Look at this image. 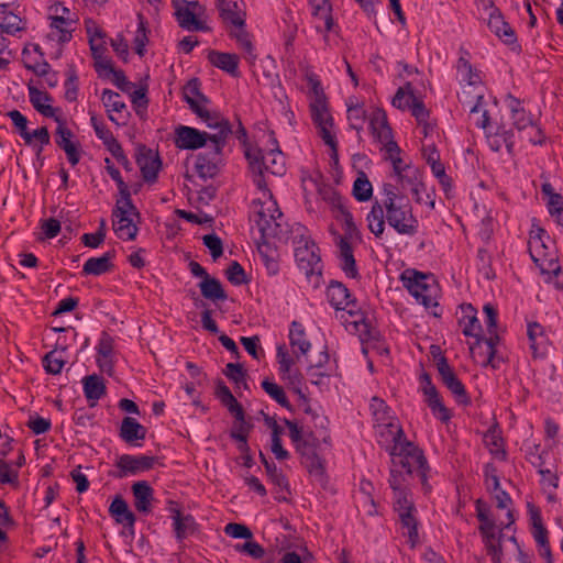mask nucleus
Segmentation results:
<instances>
[{"label": "nucleus", "mask_w": 563, "mask_h": 563, "mask_svg": "<svg viewBox=\"0 0 563 563\" xmlns=\"http://www.w3.org/2000/svg\"><path fill=\"white\" fill-rule=\"evenodd\" d=\"M366 221L368 230L376 238L383 235L385 222L400 235L413 236L419 230L410 201L391 184H384L382 199L373 203Z\"/></svg>", "instance_id": "obj_1"}, {"label": "nucleus", "mask_w": 563, "mask_h": 563, "mask_svg": "<svg viewBox=\"0 0 563 563\" xmlns=\"http://www.w3.org/2000/svg\"><path fill=\"white\" fill-rule=\"evenodd\" d=\"M493 494L496 506L506 510V520L496 521L492 516L490 507L482 499L475 501L476 517L479 521L478 531L482 537L487 555L493 563H501L503 560V531L515 523L512 511V499L510 495L501 489L500 485L496 489H487Z\"/></svg>", "instance_id": "obj_2"}, {"label": "nucleus", "mask_w": 563, "mask_h": 563, "mask_svg": "<svg viewBox=\"0 0 563 563\" xmlns=\"http://www.w3.org/2000/svg\"><path fill=\"white\" fill-rule=\"evenodd\" d=\"M528 250L532 261L538 265L544 282L556 289H563V275L556 251L547 231L533 225L528 241Z\"/></svg>", "instance_id": "obj_3"}, {"label": "nucleus", "mask_w": 563, "mask_h": 563, "mask_svg": "<svg viewBox=\"0 0 563 563\" xmlns=\"http://www.w3.org/2000/svg\"><path fill=\"white\" fill-rule=\"evenodd\" d=\"M250 220L264 241L271 238H279L284 233V214L271 190L263 191L262 196H257L252 201Z\"/></svg>", "instance_id": "obj_4"}, {"label": "nucleus", "mask_w": 563, "mask_h": 563, "mask_svg": "<svg viewBox=\"0 0 563 563\" xmlns=\"http://www.w3.org/2000/svg\"><path fill=\"white\" fill-rule=\"evenodd\" d=\"M467 56L468 53L464 51L459 57L455 66L456 77L460 85L463 87L464 95H467L465 91L466 87L473 88L474 96H472L470 100L467 99L468 96H465L463 102L470 106V112L472 114L481 113V118L477 119L475 124L478 128L486 129L489 123V117L488 112L484 109V86L482 75L478 69L473 67Z\"/></svg>", "instance_id": "obj_5"}, {"label": "nucleus", "mask_w": 563, "mask_h": 563, "mask_svg": "<svg viewBox=\"0 0 563 563\" xmlns=\"http://www.w3.org/2000/svg\"><path fill=\"white\" fill-rule=\"evenodd\" d=\"M298 231H301V233H297L294 239L297 266L305 274L308 283L313 288H318L322 283L323 268L319 247L311 236L306 233L305 228H300Z\"/></svg>", "instance_id": "obj_6"}, {"label": "nucleus", "mask_w": 563, "mask_h": 563, "mask_svg": "<svg viewBox=\"0 0 563 563\" xmlns=\"http://www.w3.org/2000/svg\"><path fill=\"white\" fill-rule=\"evenodd\" d=\"M388 454L394 466L404 468L407 474L417 473L423 490L426 493L431 490V486L428 483L430 467L423 451L418 445L406 439L394 446V450Z\"/></svg>", "instance_id": "obj_7"}, {"label": "nucleus", "mask_w": 563, "mask_h": 563, "mask_svg": "<svg viewBox=\"0 0 563 563\" xmlns=\"http://www.w3.org/2000/svg\"><path fill=\"white\" fill-rule=\"evenodd\" d=\"M312 97L309 103L311 119L319 130V135L334 153L338 142L334 131L333 117L330 113L328 101L320 82L316 78H310Z\"/></svg>", "instance_id": "obj_8"}, {"label": "nucleus", "mask_w": 563, "mask_h": 563, "mask_svg": "<svg viewBox=\"0 0 563 563\" xmlns=\"http://www.w3.org/2000/svg\"><path fill=\"white\" fill-rule=\"evenodd\" d=\"M400 280L417 302L426 309L432 310L438 307L439 287L431 275L408 268L401 273Z\"/></svg>", "instance_id": "obj_9"}, {"label": "nucleus", "mask_w": 563, "mask_h": 563, "mask_svg": "<svg viewBox=\"0 0 563 563\" xmlns=\"http://www.w3.org/2000/svg\"><path fill=\"white\" fill-rule=\"evenodd\" d=\"M246 157L253 168L260 174L268 173L275 176H283L286 172L285 156L282 153L274 134L267 136V148H249Z\"/></svg>", "instance_id": "obj_10"}, {"label": "nucleus", "mask_w": 563, "mask_h": 563, "mask_svg": "<svg viewBox=\"0 0 563 563\" xmlns=\"http://www.w3.org/2000/svg\"><path fill=\"white\" fill-rule=\"evenodd\" d=\"M360 239L358 231L349 214L345 219L344 234H334V243L338 247L336 257L339 267L343 274L351 279H358L360 272L354 257L353 244Z\"/></svg>", "instance_id": "obj_11"}, {"label": "nucleus", "mask_w": 563, "mask_h": 563, "mask_svg": "<svg viewBox=\"0 0 563 563\" xmlns=\"http://www.w3.org/2000/svg\"><path fill=\"white\" fill-rule=\"evenodd\" d=\"M477 9L492 33L511 49H520L515 30L505 20L503 12L495 5L493 0H481Z\"/></svg>", "instance_id": "obj_12"}, {"label": "nucleus", "mask_w": 563, "mask_h": 563, "mask_svg": "<svg viewBox=\"0 0 563 563\" xmlns=\"http://www.w3.org/2000/svg\"><path fill=\"white\" fill-rule=\"evenodd\" d=\"M49 31L47 40L57 44H65L73 38V32L78 23V16L60 2L48 7Z\"/></svg>", "instance_id": "obj_13"}, {"label": "nucleus", "mask_w": 563, "mask_h": 563, "mask_svg": "<svg viewBox=\"0 0 563 563\" xmlns=\"http://www.w3.org/2000/svg\"><path fill=\"white\" fill-rule=\"evenodd\" d=\"M137 217L135 207L131 198L117 200L113 209V231L122 241H133L137 234V227L134 218Z\"/></svg>", "instance_id": "obj_14"}, {"label": "nucleus", "mask_w": 563, "mask_h": 563, "mask_svg": "<svg viewBox=\"0 0 563 563\" xmlns=\"http://www.w3.org/2000/svg\"><path fill=\"white\" fill-rule=\"evenodd\" d=\"M208 128L217 130L216 133L209 134L210 142L214 144V155L222 153L228 135L231 133L229 121L218 111L210 110L207 106H202L201 110L194 112Z\"/></svg>", "instance_id": "obj_15"}, {"label": "nucleus", "mask_w": 563, "mask_h": 563, "mask_svg": "<svg viewBox=\"0 0 563 563\" xmlns=\"http://www.w3.org/2000/svg\"><path fill=\"white\" fill-rule=\"evenodd\" d=\"M325 296L330 306L336 311H345L351 317L360 314L356 298L343 283L331 280L327 286Z\"/></svg>", "instance_id": "obj_16"}, {"label": "nucleus", "mask_w": 563, "mask_h": 563, "mask_svg": "<svg viewBox=\"0 0 563 563\" xmlns=\"http://www.w3.org/2000/svg\"><path fill=\"white\" fill-rule=\"evenodd\" d=\"M420 391L432 416L441 422L448 423L452 418V412L444 405L442 397L427 373L420 376Z\"/></svg>", "instance_id": "obj_17"}, {"label": "nucleus", "mask_w": 563, "mask_h": 563, "mask_svg": "<svg viewBox=\"0 0 563 563\" xmlns=\"http://www.w3.org/2000/svg\"><path fill=\"white\" fill-rule=\"evenodd\" d=\"M368 129L374 140L380 145V151L397 143L394 140L393 130L384 109L378 107L369 108Z\"/></svg>", "instance_id": "obj_18"}, {"label": "nucleus", "mask_w": 563, "mask_h": 563, "mask_svg": "<svg viewBox=\"0 0 563 563\" xmlns=\"http://www.w3.org/2000/svg\"><path fill=\"white\" fill-rule=\"evenodd\" d=\"M498 342V335H493L492 338L483 336L475 340V342L470 345V352L473 360L483 367L490 366L493 368H498L500 364V358L497 356L496 350Z\"/></svg>", "instance_id": "obj_19"}, {"label": "nucleus", "mask_w": 563, "mask_h": 563, "mask_svg": "<svg viewBox=\"0 0 563 563\" xmlns=\"http://www.w3.org/2000/svg\"><path fill=\"white\" fill-rule=\"evenodd\" d=\"M210 141L209 133L188 125H178L174 132V143L178 150L195 151L202 148Z\"/></svg>", "instance_id": "obj_20"}, {"label": "nucleus", "mask_w": 563, "mask_h": 563, "mask_svg": "<svg viewBox=\"0 0 563 563\" xmlns=\"http://www.w3.org/2000/svg\"><path fill=\"white\" fill-rule=\"evenodd\" d=\"M156 457L148 455H131L122 454L115 462V467L119 470L118 477H126L137 475L140 473L150 471L154 467Z\"/></svg>", "instance_id": "obj_21"}, {"label": "nucleus", "mask_w": 563, "mask_h": 563, "mask_svg": "<svg viewBox=\"0 0 563 563\" xmlns=\"http://www.w3.org/2000/svg\"><path fill=\"white\" fill-rule=\"evenodd\" d=\"M101 101L106 108L109 120L118 126L128 123L130 113L125 102L120 93L111 90L103 89L101 93Z\"/></svg>", "instance_id": "obj_22"}, {"label": "nucleus", "mask_w": 563, "mask_h": 563, "mask_svg": "<svg viewBox=\"0 0 563 563\" xmlns=\"http://www.w3.org/2000/svg\"><path fill=\"white\" fill-rule=\"evenodd\" d=\"M57 123L56 128V144L65 152L66 157L71 166H76L80 161V152L78 145L73 142V132L67 126V121L64 115L55 118Z\"/></svg>", "instance_id": "obj_23"}, {"label": "nucleus", "mask_w": 563, "mask_h": 563, "mask_svg": "<svg viewBox=\"0 0 563 563\" xmlns=\"http://www.w3.org/2000/svg\"><path fill=\"white\" fill-rule=\"evenodd\" d=\"M374 429L377 443L388 453L394 450V446L407 439L398 419L388 423L377 424Z\"/></svg>", "instance_id": "obj_24"}, {"label": "nucleus", "mask_w": 563, "mask_h": 563, "mask_svg": "<svg viewBox=\"0 0 563 563\" xmlns=\"http://www.w3.org/2000/svg\"><path fill=\"white\" fill-rule=\"evenodd\" d=\"M317 32L323 33L324 38L334 26L330 0H308Z\"/></svg>", "instance_id": "obj_25"}, {"label": "nucleus", "mask_w": 563, "mask_h": 563, "mask_svg": "<svg viewBox=\"0 0 563 563\" xmlns=\"http://www.w3.org/2000/svg\"><path fill=\"white\" fill-rule=\"evenodd\" d=\"M457 322L465 336L478 340L483 338V328L477 318V310L471 303H462L457 311Z\"/></svg>", "instance_id": "obj_26"}, {"label": "nucleus", "mask_w": 563, "mask_h": 563, "mask_svg": "<svg viewBox=\"0 0 563 563\" xmlns=\"http://www.w3.org/2000/svg\"><path fill=\"white\" fill-rule=\"evenodd\" d=\"M200 8L198 2L181 0L176 8V16L179 25L188 31H207L208 26L206 23L197 16Z\"/></svg>", "instance_id": "obj_27"}, {"label": "nucleus", "mask_w": 563, "mask_h": 563, "mask_svg": "<svg viewBox=\"0 0 563 563\" xmlns=\"http://www.w3.org/2000/svg\"><path fill=\"white\" fill-rule=\"evenodd\" d=\"M136 164L146 183H155L162 169V161L157 152L142 147L136 155Z\"/></svg>", "instance_id": "obj_28"}, {"label": "nucleus", "mask_w": 563, "mask_h": 563, "mask_svg": "<svg viewBox=\"0 0 563 563\" xmlns=\"http://www.w3.org/2000/svg\"><path fill=\"white\" fill-rule=\"evenodd\" d=\"M527 336L532 356L534 358L544 357L550 345V339L545 328L537 321H528Z\"/></svg>", "instance_id": "obj_29"}, {"label": "nucleus", "mask_w": 563, "mask_h": 563, "mask_svg": "<svg viewBox=\"0 0 563 563\" xmlns=\"http://www.w3.org/2000/svg\"><path fill=\"white\" fill-rule=\"evenodd\" d=\"M504 103L509 111L512 125L519 131L525 132L534 122L533 115L525 108L523 101L512 95H507Z\"/></svg>", "instance_id": "obj_30"}, {"label": "nucleus", "mask_w": 563, "mask_h": 563, "mask_svg": "<svg viewBox=\"0 0 563 563\" xmlns=\"http://www.w3.org/2000/svg\"><path fill=\"white\" fill-rule=\"evenodd\" d=\"M217 7L227 27L245 24L246 13L243 0H218Z\"/></svg>", "instance_id": "obj_31"}, {"label": "nucleus", "mask_w": 563, "mask_h": 563, "mask_svg": "<svg viewBox=\"0 0 563 563\" xmlns=\"http://www.w3.org/2000/svg\"><path fill=\"white\" fill-rule=\"evenodd\" d=\"M170 518L173 519L174 533L177 541L183 542L190 536H194L198 531V523L194 516L184 515L176 504L170 503L168 508Z\"/></svg>", "instance_id": "obj_32"}, {"label": "nucleus", "mask_w": 563, "mask_h": 563, "mask_svg": "<svg viewBox=\"0 0 563 563\" xmlns=\"http://www.w3.org/2000/svg\"><path fill=\"white\" fill-rule=\"evenodd\" d=\"M437 367L442 383L453 394L456 400L461 404H467L468 397L465 387L444 357L438 361Z\"/></svg>", "instance_id": "obj_33"}, {"label": "nucleus", "mask_w": 563, "mask_h": 563, "mask_svg": "<svg viewBox=\"0 0 563 563\" xmlns=\"http://www.w3.org/2000/svg\"><path fill=\"white\" fill-rule=\"evenodd\" d=\"M276 357L280 378L289 385H300L301 375L297 369L292 368L295 361L285 345L277 346Z\"/></svg>", "instance_id": "obj_34"}, {"label": "nucleus", "mask_w": 563, "mask_h": 563, "mask_svg": "<svg viewBox=\"0 0 563 563\" xmlns=\"http://www.w3.org/2000/svg\"><path fill=\"white\" fill-rule=\"evenodd\" d=\"M131 489L135 509L143 515L151 514L155 499L153 487L146 481H139L133 483Z\"/></svg>", "instance_id": "obj_35"}, {"label": "nucleus", "mask_w": 563, "mask_h": 563, "mask_svg": "<svg viewBox=\"0 0 563 563\" xmlns=\"http://www.w3.org/2000/svg\"><path fill=\"white\" fill-rule=\"evenodd\" d=\"M369 109L365 108L357 98L351 97L346 100V118L350 128L358 134L364 130L365 122L368 121Z\"/></svg>", "instance_id": "obj_36"}, {"label": "nucleus", "mask_w": 563, "mask_h": 563, "mask_svg": "<svg viewBox=\"0 0 563 563\" xmlns=\"http://www.w3.org/2000/svg\"><path fill=\"white\" fill-rule=\"evenodd\" d=\"M335 369V363L331 361L329 353L324 350L320 353L319 360L307 369V375L312 384H322L323 378L329 377Z\"/></svg>", "instance_id": "obj_37"}, {"label": "nucleus", "mask_w": 563, "mask_h": 563, "mask_svg": "<svg viewBox=\"0 0 563 563\" xmlns=\"http://www.w3.org/2000/svg\"><path fill=\"white\" fill-rule=\"evenodd\" d=\"M119 435L124 442L139 446L146 437V428L135 418L125 417L121 422Z\"/></svg>", "instance_id": "obj_38"}, {"label": "nucleus", "mask_w": 563, "mask_h": 563, "mask_svg": "<svg viewBox=\"0 0 563 563\" xmlns=\"http://www.w3.org/2000/svg\"><path fill=\"white\" fill-rule=\"evenodd\" d=\"M417 515L418 510L397 514L401 536L407 539L406 542L410 548H415L419 543V521Z\"/></svg>", "instance_id": "obj_39"}, {"label": "nucleus", "mask_w": 563, "mask_h": 563, "mask_svg": "<svg viewBox=\"0 0 563 563\" xmlns=\"http://www.w3.org/2000/svg\"><path fill=\"white\" fill-rule=\"evenodd\" d=\"M486 141L489 148L499 152L505 146L509 154H512L515 147V134L512 130L505 126H498L495 132L486 134Z\"/></svg>", "instance_id": "obj_40"}, {"label": "nucleus", "mask_w": 563, "mask_h": 563, "mask_svg": "<svg viewBox=\"0 0 563 563\" xmlns=\"http://www.w3.org/2000/svg\"><path fill=\"white\" fill-rule=\"evenodd\" d=\"M542 194L547 197V209L558 225L563 227V196L554 191L550 183L541 186Z\"/></svg>", "instance_id": "obj_41"}, {"label": "nucleus", "mask_w": 563, "mask_h": 563, "mask_svg": "<svg viewBox=\"0 0 563 563\" xmlns=\"http://www.w3.org/2000/svg\"><path fill=\"white\" fill-rule=\"evenodd\" d=\"M84 395L89 402L90 407L97 405V402L106 395L107 387L101 376L97 374L85 376L81 380Z\"/></svg>", "instance_id": "obj_42"}, {"label": "nucleus", "mask_w": 563, "mask_h": 563, "mask_svg": "<svg viewBox=\"0 0 563 563\" xmlns=\"http://www.w3.org/2000/svg\"><path fill=\"white\" fill-rule=\"evenodd\" d=\"M109 514L117 523L126 528H134L136 517L133 511L130 510L128 503L122 498V496L118 495L113 498L109 506Z\"/></svg>", "instance_id": "obj_43"}, {"label": "nucleus", "mask_w": 563, "mask_h": 563, "mask_svg": "<svg viewBox=\"0 0 563 563\" xmlns=\"http://www.w3.org/2000/svg\"><path fill=\"white\" fill-rule=\"evenodd\" d=\"M211 65L225 71L232 77H239V56L232 53L211 51L208 55Z\"/></svg>", "instance_id": "obj_44"}, {"label": "nucleus", "mask_w": 563, "mask_h": 563, "mask_svg": "<svg viewBox=\"0 0 563 563\" xmlns=\"http://www.w3.org/2000/svg\"><path fill=\"white\" fill-rule=\"evenodd\" d=\"M289 344L292 353L299 358L305 356L311 349L310 342L307 340L305 328L301 323L292 321L289 328Z\"/></svg>", "instance_id": "obj_45"}, {"label": "nucleus", "mask_w": 563, "mask_h": 563, "mask_svg": "<svg viewBox=\"0 0 563 563\" xmlns=\"http://www.w3.org/2000/svg\"><path fill=\"white\" fill-rule=\"evenodd\" d=\"M214 394L220 402L238 421H244V410L242 406L239 404L236 398L223 382H219L217 384Z\"/></svg>", "instance_id": "obj_46"}, {"label": "nucleus", "mask_w": 563, "mask_h": 563, "mask_svg": "<svg viewBox=\"0 0 563 563\" xmlns=\"http://www.w3.org/2000/svg\"><path fill=\"white\" fill-rule=\"evenodd\" d=\"M30 101L33 108L46 118H52L55 120V118L63 115V112L59 108H55L51 104L52 99L46 92L31 89Z\"/></svg>", "instance_id": "obj_47"}, {"label": "nucleus", "mask_w": 563, "mask_h": 563, "mask_svg": "<svg viewBox=\"0 0 563 563\" xmlns=\"http://www.w3.org/2000/svg\"><path fill=\"white\" fill-rule=\"evenodd\" d=\"M97 350V364L102 372L110 373L113 367V340L107 334L102 333L96 346Z\"/></svg>", "instance_id": "obj_48"}, {"label": "nucleus", "mask_w": 563, "mask_h": 563, "mask_svg": "<svg viewBox=\"0 0 563 563\" xmlns=\"http://www.w3.org/2000/svg\"><path fill=\"white\" fill-rule=\"evenodd\" d=\"M114 254L112 252H106L99 257H90L82 265V274L100 276L113 268L112 260Z\"/></svg>", "instance_id": "obj_49"}, {"label": "nucleus", "mask_w": 563, "mask_h": 563, "mask_svg": "<svg viewBox=\"0 0 563 563\" xmlns=\"http://www.w3.org/2000/svg\"><path fill=\"white\" fill-rule=\"evenodd\" d=\"M220 155H214V144H212V150L209 154H199L195 164L197 174L203 179L214 177L218 173Z\"/></svg>", "instance_id": "obj_50"}, {"label": "nucleus", "mask_w": 563, "mask_h": 563, "mask_svg": "<svg viewBox=\"0 0 563 563\" xmlns=\"http://www.w3.org/2000/svg\"><path fill=\"white\" fill-rule=\"evenodd\" d=\"M228 29L230 36L235 40L238 48L245 54L247 59L254 60L256 58L255 48L250 33L245 29V24Z\"/></svg>", "instance_id": "obj_51"}, {"label": "nucleus", "mask_w": 563, "mask_h": 563, "mask_svg": "<svg viewBox=\"0 0 563 563\" xmlns=\"http://www.w3.org/2000/svg\"><path fill=\"white\" fill-rule=\"evenodd\" d=\"M183 97L192 112L201 110L202 106L209 103L208 99L200 92L197 79H191L186 84L183 89Z\"/></svg>", "instance_id": "obj_52"}, {"label": "nucleus", "mask_w": 563, "mask_h": 563, "mask_svg": "<svg viewBox=\"0 0 563 563\" xmlns=\"http://www.w3.org/2000/svg\"><path fill=\"white\" fill-rule=\"evenodd\" d=\"M90 124L96 133V136L102 141L108 151L119 144L113 133L108 129L102 119H100L95 111H89Z\"/></svg>", "instance_id": "obj_53"}, {"label": "nucleus", "mask_w": 563, "mask_h": 563, "mask_svg": "<svg viewBox=\"0 0 563 563\" xmlns=\"http://www.w3.org/2000/svg\"><path fill=\"white\" fill-rule=\"evenodd\" d=\"M369 410L372 412L374 428L377 427V424L388 423L397 419L387 404L378 397L372 398Z\"/></svg>", "instance_id": "obj_54"}, {"label": "nucleus", "mask_w": 563, "mask_h": 563, "mask_svg": "<svg viewBox=\"0 0 563 563\" xmlns=\"http://www.w3.org/2000/svg\"><path fill=\"white\" fill-rule=\"evenodd\" d=\"M148 33L150 30L147 27V22L145 18L142 14H137V26L134 32L132 44L133 49L140 57H143L146 53V46L148 44Z\"/></svg>", "instance_id": "obj_55"}, {"label": "nucleus", "mask_w": 563, "mask_h": 563, "mask_svg": "<svg viewBox=\"0 0 563 563\" xmlns=\"http://www.w3.org/2000/svg\"><path fill=\"white\" fill-rule=\"evenodd\" d=\"M418 99L413 92V87L410 82L399 87L391 99V104L398 110L407 111L412 107V103Z\"/></svg>", "instance_id": "obj_56"}, {"label": "nucleus", "mask_w": 563, "mask_h": 563, "mask_svg": "<svg viewBox=\"0 0 563 563\" xmlns=\"http://www.w3.org/2000/svg\"><path fill=\"white\" fill-rule=\"evenodd\" d=\"M266 423L272 430L271 438V451L275 455L277 460H286L289 456L287 450L283 448L280 435L283 433V428L273 419H266Z\"/></svg>", "instance_id": "obj_57"}, {"label": "nucleus", "mask_w": 563, "mask_h": 563, "mask_svg": "<svg viewBox=\"0 0 563 563\" xmlns=\"http://www.w3.org/2000/svg\"><path fill=\"white\" fill-rule=\"evenodd\" d=\"M22 140L27 146L33 147L37 153H41L43 148L49 144L51 136L47 128L42 126L34 131L24 133Z\"/></svg>", "instance_id": "obj_58"}, {"label": "nucleus", "mask_w": 563, "mask_h": 563, "mask_svg": "<svg viewBox=\"0 0 563 563\" xmlns=\"http://www.w3.org/2000/svg\"><path fill=\"white\" fill-rule=\"evenodd\" d=\"M199 288L202 296L207 299L217 301L227 298L221 283L213 277L206 276V278L200 282Z\"/></svg>", "instance_id": "obj_59"}, {"label": "nucleus", "mask_w": 563, "mask_h": 563, "mask_svg": "<svg viewBox=\"0 0 563 563\" xmlns=\"http://www.w3.org/2000/svg\"><path fill=\"white\" fill-rule=\"evenodd\" d=\"M0 13L2 14L0 26L3 32L15 35L23 30L21 18L10 12L8 4H0Z\"/></svg>", "instance_id": "obj_60"}, {"label": "nucleus", "mask_w": 563, "mask_h": 563, "mask_svg": "<svg viewBox=\"0 0 563 563\" xmlns=\"http://www.w3.org/2000/svg\"><path fill=\"white\" fill-rule=\"evenodd\" d=\"M43 367L51 375L60 374L66 364L65 349L53 350L43 357Z\"/></svg>", "instance_id": "obj_61"}, {"label": "nucleus", "mask_w": 563, "mask_h": 563, "mask_svg": "<svg viewBox=\"0 0 563 563\" xmlns=\"http://www.w3.org/2000/svg\"><path fill=\"white\" fill-rule=\"evenodd\" d=\"M261 386L263 390L278 405L286 409H290L291 405L286 396V393L282 386L275 383L273 379L265 378L262 380Z\"/></svg>", "instance_id": "obj_62"}, {"label": "nucleus", "mask_w": 563, "mask_h": 563, "mask_svg": "<svg viewBox=\"0 0 563 563\" xmlns=\"http://www.w3.org/2000/svg\"><path fill=\"white\" fill-rule=\"evenodd\" d=\"M393 509L396 514L417 510L410 489L398 490V493L393 494Z\"/></svg>", "instance_id": "obj_63"}, {"label": "nucleus", "mask_w": 563, "mask_h": 563, "mask_svg": "<svg viewBox=\"0 0 563 563\" xmlns=\"http://www.w3.org/2000/svg\"><path fill=\"white\" fill-rule=\"evenodd\" d=\"M373 195V186L366 175L361 173L353 185V196L357 201H368Z\"/></svg>", "instance_id": "obj_64"}]
</instances>
